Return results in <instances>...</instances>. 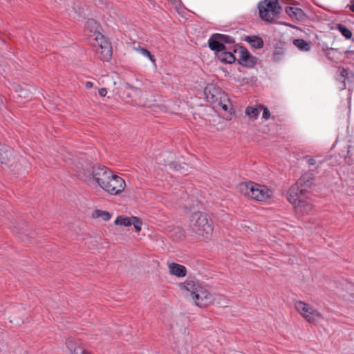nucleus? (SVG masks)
<instances>
[{
    "mask_svg": "<svg viewBox=\"0 0 354 354\" xmlns=\"http://www.w3.org/2000/svg\"><path fill=\"white\" fill-rule=\"evenodd\" d=\"M286 13L292 19L300 20L304 17V11L297 7L287 6L285 8Z\"/></svg>",
    "mask_w": 354,
    "mask_h": 354,
    "instance_id": "dca6fc26",
    "label": "nucleus"
},
{
    "mask_svg": "<svg viewBox=\"0 0 354 354\" xmlns=\"http://www.w3.org/2000/svg\"><path fill=\"white\" fill-rule=\"evenodd\" d=\"M298 313L309 322H315L322 317L321 314L313 307L301 301L295 303Z\"/></svg>",
    "mask_w": 354,
    "mask_h": 354,
    "instance_id": "6e6552de",
    "label": "nucleus"
},
{
    "mask_svg": "<svg viewBox=\"0 0 354 354\" xmlns=\"http://www.w3.org/2000/svg\"><path fill=\"white\" fill-rule=\"evenodd\" d=\"M260 109L258 107L248 106L245 114L251 119L256 120L259 115Z\"/></svg>",
    "mask_w": 354,
    "mask_h": 354,
    "instance_id": "5701e85b",
    "label": "nucleus"
},
{
    "mask_svg": "<svg viewBox=\"0 0 354 354\" xmlns=\"http://www.w3.org/2000/svg\"><path fill=\"white\" fill-rule=\"evenodd\" d=\"M98 28V24L95 20L91 19L86 21L85 31L89 43L95 48V52L99 58L103 62H108L112 57V48Z\"/></svg>",
    "mask_w": 354,
    "mask_h": 354,
    "instance_id": "f03ea898",
    "label": "nucleus"
},
{
    "mask_svg": "<svg viewBox=\"0 0 354 354\" xmlns=\"http://www.w3.org/2000/svg\"><path fill=\"white\" fill-rule=\"evenodd\" d=\"M8 152V151H6L3 152V153L7 156Z\"/></svg>",
    "mask_w": 354,
    "mask_h": 354,
    "instance_id": "a19ab883",
    "label": "nucleus"
},
{
    "mask_svg": "<svg viewBox=\"0 0 354 354\" xmlns=\"http://www.w3.org/2000/svg\"><path fill=\"white\" fill-rule=\"evenodd\" d=\"M305 188L301 187L299 183H295L289 189L288 192V200L293 205L298 203L300 200L306 198L305 194L306 192Z\"/></svg>",
    "mask_w": 354,
    "mask_h": 354,
    "instance_id": "1a4fd4ad",
    "label": "nucleus"
},
{
    "mask_svg": "<svg viewBox=\"0 0 354 354\" xmlns=\"http://www.w3.org/2000/svg\"><path fill=\"white\" fill-rule=\"evenodd\" d=\"M66 344L71 354H93L85 348L82 342L79 339L70 337L66 340Z\"/></svg>",
    "mask_w": 354,
    "mask_h": 354,
    "instance_id": "9d476101",
    "label": "nucleus"
},
{
    "mask_svg": "<svg viewBox=\"0 0 354 354\" xmlns=\"http://www.w3.org/2000/svg\"><path fill=\"white\" fill-rule=\"evenodd\" d=\"M234 44V39L227 35L213 34L208 40V45L211 50H214L218 59L222 62L232 64L236 60L234 51L226 45Z\"/></svg>",
    "mask_w": 354,
    "mask_h": 354,
    "instance_id": "20e7f679",
    "label": "nucleus"
},
{
    "mask_svg": "<svg viewBox=\"0 0 354 354\" xmlns=\"http://www.w3.org/2000/svg\"><path fill=\"white\" fill-rule=\"evenodd\" d=\"M337 29L342 33V35L346 39H350L352 37L351 31L344 25L339 24L337 26Z\"/></svg>",
    "mask_w": 354,
    "mask_h": 354,
    "instance_id": "393cba45",
    "label": "nucleus"
},
{
    "mask_svg": "<svg viewBox=\"0 0 354 354\" xmlns=\"http://www.w3.org/2000/svg\"><path fill=\"white\" fill-rule=\"evenodd\" d=\"M347 7L351 11L354 12V0H351V4L348 5Z\"/></svg>",
    "mask_w": 354,
    "mask_h": 354,
    "instance_id": "f704fd0d",
    "label": "nucleus"
},
{
    "mask_svg": "<svg viewBox=\"0 0 354 354\" xmlns=\"http://www.w3.org/2000/svg\"><path fill=\"white\" fill-rule=\"evenodd\" d=\"M350 148H351V146H350V145H348V150H347V154H348V156H350V153H351Z\"/></svg>",
    "mask_w": 354,
    "mask_h": 354,
    "instance_id": "ea45409f",
    "label": "nucleus"
},
{
    "mask_svg": "<svg viewBox=\"0 0 354 354\" xmlns=\"http://www.w3.org/2000/svg\"><path fill=\"white\" fill-rule=\"evenodd\" d=\"M74 169L77 176L86 181L94 179L98 185L111 195H117L124 191L126 184L124 180L104 166L92 167L88 162H78Z\"/></svg>",
    "mask_w": 354,
    "mask_h": 354,
    "instance_id": "f257e3e1",
    "label": "nucleus"
},
{
    "mask_svg": "<svg viewBox=\"0 0 354 354\" xmlns=\"http://www.w3.org/2000/svg\"><path fill=\"white\" fill-rule=\"evenodd\" d=\"M4 160V158L3 157V153L0 151V161L1 163H4L5 162L3 161Z\"/></svg>",
    "mask_w": 354,
    "mask_h": 354,
    "instance_id": "58836bf2",
    "label": "nucleus"
},
{
    "mask_svg": "<svg viewBox=\"0 0 354 354\" xmlns=\"http://www.w3.org/2000/svg\"><path fill=\"white\" fill-rule=\"evenodd\" d=\"M142 56L147 57L153 64H156V59L153 55L146 48L140 50V53Z\"/></svg>",
    "mask_w": 354,
    "mask_h": 354,
    "instance_id": "a878e982",
    "label": "nucleus"
},
{
    "mask_svg": "<svg viewBox=\"0 0 354 354\" xmlns=\"http://www.w3.org/2000/svg\"><path fill=\"white\" fill-rule=\"evenodd\" d=\"M315 183V176L314 174L311 172L306 173L303 174L299 180L297 182L301 187L305 188V189H308L310 188Z\"/></svg>",
    "mask_w": 354,
    "mask_h": 354,
    "instance_id": "ddd939ff",
    "label": "nucleus"
},
{
    "mask_svg": "<svg viewBox=\"0 0 354 354\" xmlns=\"http://www.w3.org/2000/svg\"><path fill=\"white\" fill-rule=\"evenodd\" d=\"M131 225H133L136 232H140L142 228V223L136 216H132Z\"/></svg>",
    "mask_w": 354,
    "mask_h": 354,
    "instance_id": "bb28decb",
    "label": "nucleus"
},
{
    "mask_svg": "<svg viewBox=\"0 0 354 354\" xmlns=\"http://www.w3.org/2000/svg\"><path fill=\"white\" fill-rule=\"evenodd\" d=\"M16 92L17 93H19V95H18L19 97H26L27 91L24 90V89H22V88L16 90Z\"/></svg>",
    "mask_w": 354,
    "mask_h": 354,
    "instance_id": "7c9ffc66",
    "label": "nucleus"
},
{
    "mask_svg": "<svg viewBox=\"0 0 354 354\" xmlns=\"http://www.w3.org/2000/svg\"><path fill=\"white\" fill-rule=\"evenodd\" d=\"M245 41L255 48L259 49L263 46V39L258 36H248Z\"/></svg>",
    "mask_w": 354,
    "mask_h": 354,
    "instance_id": "a211bd4d",
    "label": "nucleus"
},
{
    "mask_svg": "<svg viewBox=\"0 0 354 354\" xmlns=\"http://www.w3.org/2000/svg\"><path fill=\"white\" fill-rule=\"evenodd\" d=\"M218 297L219 298L218 304L221 306H222L223 307H225V306H227L228 301H227V299L224 296L219 295Z\"/></svg>",
    "mask_w": 354,
    "mask_h": 354,
    "instance_id": "c85d7f7f",
    "label": "nucleus"
},
{
    "mask_svg": "<svg viewBox=\"0 0 354 354\" xmlns=\"http://www.w3.org/2000/svg\"><path fill=\"white\" fill-rule=\"evenodd\" d=\"M204 92L207 100L213 103L218 100L221 94H224L218 88L213 85L206 86Z\"/></svg>",
    "mask_w": 354,
    "mask_h": 354,
    "instance_id": "f8f14e48",
    "label": "nucleus"
},
{
    "mask_svg": "<svg viewBox=\"0 0 354 354\" xmlns=\"http://www.w3.org/2000/svg\"><path fill=\"white\" fill-rule=\"evenodd\" d=\"M93 86V82H86L85 86L86 88H91Z\"/></svg>",
    "mask_w": 354,
    "mask_h": 354,
    "instance_id": "e433bc0d",
    "label": "nucleus"
},
{
    "mask_svg": "<svg viewBox=\"0 0 354 354\" xmlns=\"http://www.w3.org/2000/svg\"><path fill=\"white\" fill-rule=\"evenodd\" d=\"M107 94V91L105 88H102L99 89V95L102 97L106 96Z\"/></svg>",
    "mask_w": 354,
    "mask_h": 354,
    "instance_id": "473e14b6",
    "label": "nucleus"
},
{
    "mask_svg": "<svg viewBox=\"0 0 354 354\" xmlns=\"http://www.w3.org/2000/svg\"><path fill=\"white\" fill-rule=\"evenodd\" d=\"M131 221H133L132 216L131 217H124L122 216H119L115 219V224L124 225V226H130V225H131Z\"/></svg>",
    "mask_w": 354,
    "mask_h": 354,
    "instance_id": "b1692460",
    "label": "nucleus"
},
{
    "mask_svg": "<svg viewBox=\"0 0 354 354\" xmlns=\"http://www.w3.org/2000/svg\"><path fill=\"white\" fill-rule=\"evenodd\" d=\"M284 53V44L281 42L277 43L274 46L273 57L275 61H279L281 59Z\"/></svg>",
    "mask_w": 354,
    "mask_h": 354,
    "instance_id": "6ab92c4d",
    "label": "nucleus"
},
{
    "mask_svg": "<svg viewBox=\"0 0 354 354\" xmlns=\"http://www.w3.org/2000/svg\"><path fill=\"white\" fill-rule=\"evenodd\" d=\"M226 46H230L232 48V47H231L232 44L231 45H226ZM232 47H234V45L232 44Z\"/></svg>",
    "mask_w": 354,
    "mask_h": 354,
    "instance_id": "79ce46f5",
    "label": "nucleus"
},
{
    "mask_svg": "<svg viewBox=\"0 0 354 354\" xmlns=\"http://www.w3.org/2000/svg\"><path fill=\"white\" fill-rule=\"evenodd\" d=\"M234 53L239 55V62L242 66H252L255 62L254 58L250 55L248 50L242 46L234 48Z\"/></svg>",
    "mask_w": 354,
    "mask_h": 354,
    "instance_id": "9b49d317",
    "label": "nucleus"
},
{
    "mask_svg": "<svg viewBox=\"0 0 354 354\" xmlns=\"http://www.w3.org/2000/svg\"><path fill=\"white\" fill-rule=\"evenodd\" d=\"M346 57L348 59L354 60V50H348L346 52Z\"/></svg>",
    "mask_w": 354,
    "mask_h": 354,
    "instance_id": "2f4dec72",
    "label": "nucleus"
},
{
    "mask_svg": "<svg viewBox=\"0 0 354 354\" xmlns=\"http://www.w3.org/2000/svg\"><path fill=\"white\" fill-rule=\"evenodd\" d=\"M340 75L342 77L349 79V77H348L349 71L348 69H345V68L340 69Z\"/></svg>",
    "mask_w": 354,
    "mask_h": 354,
    "instance_id": "c756f323",
    "label": "nucleus"
},
{
    "mask_svg": "<svg viewBox=\"0 0 354 354\" xmlns=\"http://www.w3.org/2000/svg\"><path fill=\"white\" fill-rule=\"evenodd\" d=\"M218 105L222 108V109L227 113H232V104L230 102V100L227 95L224 94H221L219 97L218 100L216 102Z\"/></svg>",
    "mask_w": 354,
    "mask_h": 354,
    "instance_id": "f3484780",
    "label": "nucleus"
},
{
    "mask_svg": "<svg viewBox=\"0 0 354 354\" xmlns=\"http://www.w3.org/2000/svg\"><path fill=\"white\" fill-rule=\"evenodd\" d=\"M171 168L174 169V170H179L180 168V166L178 165L176 162H171L170 164Z\"/></svg>",
    "mask_w": 354,
    "mask_h": 354,
    "instance_id": "72a5a7b5",
    "label": "nucleus"
},
{
    "mask_svg": "<svg viewBox=\"0 0 354 354\" xmlns=\"http://www.w3.org/2000/svg\"><path fill=\"white\" fill-rule=\"evenodd\" d=\"M169 272L178 277H183L187 274L185 266L176 263H171L169 265Z\"/></svg>",
    "mask_w": 354,
    "mask_h": 354,
    "instance_id": "2eb2a0df",
    "label": "nucleus"
},
{
    "mask_svg": "<svg viewBox=\"0 0 354 354\" xmlns=\"http://www.w3.org/2000/svg\"><path fill=\"white\" fill-rule=\"evenodd\" d=\"M189 227L194 236L209 239L213 231L212 223L205 214L196 212L192 214Z\"/></svg>",
    "mask_w": 354,
    "mask_h": 354,
    "instance_id": "39448f33",
    "label": "nucleus"
},
{
    "mask_svg": "<svg viewBox=\"0 0 354 354\" xmlns=\"http://www.w3.org/2000/svg\"><path fill=\"white\" fill-rule=\"evenodd\" d=\"M260 110H263L262 118L265 120H268L270 117V113L269 109L263 105H259Z\"/></svg>",
    "mask_w": 354,
    "mask_h": 354,
    "instance_id": "cd10ccee",
    "label": "nucleus"
},
{
    "mask_svg": "<svg viewBox=\"0 0 354 354\" xmlns=\"http://www.w3.org/2000/svg\"><path fill=\"white\" fill-rule=\"evenodd\" d=\"M296 211L302 214H309L313 209L312 204L310 201L307 200V198H304L300 200L298 203H295L293 205Z\"/></svg>",
    "mask_w": 354,
    "mask_h": 354,
    "instance_id": "4468645a",
    "label": "nucleus"
},
{
    "mask_svg": "<svg viewBox=\"0 0 354 354\" xmlns=\"http://www.w3.org/2000/svg\"><path fill=\"white\" fill-rule=\"evenodd\" d=\"M179 288L186 297H189L200 308L212 304L216 299L207 288L196 281L186 280L179 284Z\"/></svg>",
    "mask_w": 354,
    "mask_h": 354,
    "instance_id": "7ed1b4c3",
    "label": "nucleus"
},
{
    "mask_svg": "<svg viewBox=\"0 0 354 354\" xmlns=\"http://www.w3.org/2000/svg\"><path fill=\"white\" fill-rule=\"evenodd\" d=\"M293 44L299 50L302 51H309L310 50V44L302 39H297L293 41Z\"/></svg>",
    "mask_w": 354,
    "mask_h": 354,
    "instance_id": "aec40b11",
    "label": "nucleus"
},
{
    "mask_svg": "<svg viewBox=\"0 0 354 354\" xmlns=\"http://www.w3.org/2000/svg\"><path fill=\"white\" fill-rule=\"evenodd\" d=\"M239 191L242 194L260 202L269 199L272 194V190L267 187L251 181L241 183Z\"/></svg>",
    "mask_w": 354,
    "mask_h": 354,
    "instance_id": "423d86ee",
    "label": "nucleus"
},
{
    "mask_svg": "<svg viewBox=\"0 0 354 354\" xmlns=\"http://www.w3.org/2000/svg\"><path fill=\"white\" fill-rule=\"evenodd\" d=\"M259 17L269 24H274L275 18L282 10L278 0H263L258 3Z\"/></svg>",
    "mask_w": 354,
    "mask_h": 354,
    "instance_id": "0eeeda50",
    "label": "nucleus"
},
{
    "mask_svg": "<svg viewBox=\"0 0 354 354\" xmlns=\"http://www.w3.org/2000/svg\"><path fill=\"white\" fill-rule=\"evenodd\" d=\"M143 48H144L141 47L140 44L133 46V49L139 53H140V50Z\"/></svg>",
    "mask_w": 354,
    "mask_h": 354,
    "instance_id": "c9c22d12",
    "label": "nucleus"
},
{
    "mask_svg": "<svg viewBox=\"0 0 354 354\" xmlns=\"http://www.w3.org/2000/svg\"><path fill=\"white\" fill-rule=\"evenodd\" d=\"M131 88L133 89V91H134V92L137 94H140V93L141 92V91L138 88H136V87H131Z\"/></svg>",
    "mask_w": 354,
    "mask_h": 354,
    "instance_id": "4c0bfd02",
    "label": "nucleus"
},
{
    "mask_svg": "<svg viewBox=\"0 0 354 354\" xmlns=\"http://www.w3.org/2000/svg\"><path fill=\"white\" fill-rule=\"evenodd\" d=\"M306 162L309 167H313L317 169L323 164L324 160L317 156L307 158Z\"/></svg>",
    "mask_w": 354,
    "mask_h": 354,
    "instance_id": "412c9836",
    "label": "nucleus"
},
{
    "mask_svg": "<svg viewBox=\"0 0 354 354\" xmlns=\"http://www.w3.org/2000/svg\"><path fill=\"white\" fill-rule=\"evenodd\" d=\"M93 218H102V220L107 221L111 218V215L109 212L97 209L93 213Z\"/></svg>",
    "mask_w": 354,
    "mask_h": 354,
    "instance_id": "4be33fe9",
    "label": "nucleus"
}]
</instances>
